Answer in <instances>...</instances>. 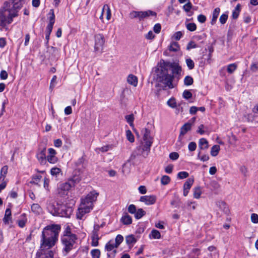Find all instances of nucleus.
Wrapping results in <instances>:
<instances>
[{"label":"nucleus","instance_id":"nucleus-32","mask_svg":"<svg viewBox=\"0 0 258 258\" xmlns=\"http://www.w3.org/2000/svg\"><path fill=\"white\" fill-rule=\"evenodd\" d=\"M194 80L191 76H187L184 79V84L186 86H189L193 84Z\"/></svg>","mask_w":258,"mask_h":258},{"label":"nucleus","instance_id":"nucleus-26","mask_svg":"<svg viewBox=\"0 0 258 258\" xmlns=\"http://www.w3.org/2000/svg\"><path fill=\"white\" fill-rule=\"evenodd\" d=\"M125 119L131 126L134 127V116L133 114L125 115Z\"/></svg>","mask_w":258,"mask_h":258},{"label":"nucleus","instance_id":"nucleus-58","mask_svg":"<svg viewBox=\"0 0 258 258\" xmlns=\"http://www.w3.org/2000/svg\"><path fill=\"white\" fill-rule=\"evenodd\" d=\"M206 17L202 14H200L198 16V20L201 23H204L206 21Z\"/></svg>","mask_w":258,"mask_h":258},{"label":"nucleus","instance_id":"nucleus-59","mask_svg":"<svg viewBox=\"0 0 258 258\" xmlns=\"http://www.w3.org/2000/svg\"><path fill=\"white\" fill-rule=\"evenodd\" d=\"M251 220L253 223H258V215L256 214L253 213L251 215Z\"/></svg>","mask_w":258,"mask_h":258},{"label":"nucleus","instance_id":"nucleus-12","mask_svg":"<svg viewBox=\"0 0 258 258\" xmlns=\"http://www.w3.org/2000/svg\"><path fill=\"white\" fill-rule=\"evenodd\" d=\"M105 42L104 36L101 34H98L95 36V51H102Z\"/></svg>","mask_w":258,"mask_h":258},{"label":"nucleus","instance_id":"nucleus-10","mask_svg":"<svg viewBox=\"0 0 258 258\" xmlns=\"http://www.w3.org/2000/svg\"><path fill=\"white\" fill-rule=\"evenodd\" d=\"M60 204L56 203L53 200H48L46 204V208L48 211L53 216H57Z\"/></svg>","mask_w":258,"mask_h":258},{"label":"nucleus","instance_id":"nucleus-48","mask_svg":"<svg viewBox=\"0 0 258 258\" xmlns=\"http://www.w3.org/2000/svg\"><path fill=\"white\" fill-rule=\"evenodd\" d=\"M228 15L226 14H223L220 17L219 21L221 24L223 25L226 23Z\"/></svg>","mask_w":258,"mask_h":258},{"label":"nucleus","instance_id":"nucleus-42","mask_svg":"<svg viewBox=\"0 0 258 258\" xmlns=\"http://www.w3.org/2000/svg\"><path fill=\"white\" fill-rule=\"evenodd\" d=\"M91 253L93 258H99L100 251L98 249H94L91 250Z\"/></svg>","mask_w":258,"mask_h":258},{"label":"nucleus","instance_id":"nucleus-14","mask_svg":"<svg viewBox=\"0 0 258 258\" xmlns=\"http://www.w3.org/2000/svg\"><path fill=\"white\" fill-rule=\"evenodd\" d=\"M48 155L46 156V160L51 164H55L58 161V158L56 156V152L53 148H49Z\"/></svg>","mask_w":258,"mask_h":258},{"label":"nucleus","instance_id":"nucleus-62","mask_svg":"<svg viewBox=\"0 0 258 258\" xmlns=\"http://www.w3.org/2000/svg\"><path fill=\"white\" fill-rule=\"evenodd\" d=\"M72 113V107L70 106H67L64 109V113L66 115H70Z\"/></svg>","mask_w":258,"mask_h":258},{"label":"nucleus","instance_id":"nucleus-5","mask_svg":"<svg viewBox=\"0 0 258 258\" xmlns=\"http://www.w3.org/2000/svg\"><path fill=\"white\" fill-rule=\"evenodd\" d=\"M77 239V235H72L71 237L68 236H61V241L63 246L62 252L63 256H66L67 254L74 248V246Z\"/></svg>","mask_w":258,"mask_h":258},{"label":"nucleus","instance_id":"nucleus-6","mask_svg":"<svg viewBox=\"0 0 258 258\" xmlns=\"http://www.w3.org/2000/svg\"><path fill=\"white\" fill-rule=\"evenodd\" d=\"M15 3H13V0H9L8 2H6L4 3L3 10L5 12H8V23L10 24L12 22L13 18L17 16V10L20 9L14 7Z\"/></svg>","mask_w":258,"mask_h":258},{"label":"nucleus","instance_id":"nucleus-34","mask_svg":"<svg viewBox=\"0 0 258 258\" xmlns=\"http://www.w3.org/2000/svg\"><path fill=\"white\" fill-rule=\"evenodd\" d=\"M202 191L200 187H197L194 188V197L196 199H199L201 197Z\"/></svg>","mask_w":258,"mask_h":258},{"label":"nucleus","instance_id":"nucleus-39","mask_svg":"<svg viewBox=\"0 0 258 258\" xmlns=\"http://www.w3.org/2000/svg\"><path fill=\"white\" fill-rule=\"evenodd\" d=\"M99 239V238L98 236V233L96 232V231H93L92 239L93 241L96 240V244H93L94 246H96L98 245Z\"/></svg>","mask_w":258,"mask_h":258},{"label":"nucleus","instance_id":"nucleus-44","mask_svg":"<svg viewBox=\"0 0 258 258\" xmlns=\"http://www.w3.org/2000/svg\"><path fill=\"white\" fill-rule=\"evenodd\" d=\"M186 63L189 70H192L195 67V63L190 58H187L186 59Z\"/></svg>","mask_w":258,"mask_h":258},{"label":"nucleus","instance_id":"nucleus-30","mask_svg":"<svg viewBox=\"0 0 258 258\" xmlns=\"http://www.w3.org/2000/svg\"><path fill=\"white\" fill-rule=\"evenodd\" d=\"M126 137L127 140L131 143H133L135 141L134 136L130 130L126 131Z\"/></svg>","mask_w":258,"mask_h":258},{"label":"nucleus","instance_id":"nucleus-11","mask_svg":"<svg viewBox=\"0 0 258 258\" xmlns=\"http://www.w3.org/2000/svg\"><path fill=\"white\" fill-rule=\"evenodd\" d=\"M51 11L52 12L51 15L49 18V24L46 27V35H45V39L46 40V44L47 45L48 43V41L49 39V36L50 35L52 32V29H53V26L55 22V16L53 12V10H51Z\"/></svg>","mask_w":258,"mask_h":258},{"label":"nucleus","instance_id":"nucleus-63","mask_svg":"<svg viewBox=\"0 0 258 258\" xmlns=\"http://www.w3.org/2000/svg\"><path fill=\"white\" fill-rule=\"evenodd\" d=\"M204 125L203 124H201L198 127V130H197V132L200 135H203L205 133V131L203 130V128H204Z\"/></svg>","mask_w":258,"mask_h":258},{"label":"nucleus","instance_id":"nucleus-29","mask_svg":"<svg viewBox=\"0 0 258 258\" xmlns=\"http://www.w3.org/2000/svg\"><path fill=\"white\" fill-rule=\"evenodd\" d=\"M194 179L192 178H188L183 185V188L186 189H190L194 183Z\"/></svg>","mask_w":258,"mask_h":258},{"label":"nucleus","instance_id":"nucleus-60","mask_svg":"<svg viewBox=\"0 0 258 258\" xmlns=\"http://www.w3.org/2000/svg\"><path fill=\"white\" fill-rule=\"evenodd\" d=\"M182 36V33L181 31H178L174 34V38L176 40H179Z\"/></svg>","mask_w":258,"mask_h":258},{"label":"nucleus","instance_id":"nucleus-7","mask_svg":"<svg viewBox=\"0 0 258 258\" xmlns=\"http://www.w3.org/2000/svg\"><path fill=\"white\" fill-rule=\"evenodd\" d=\"M156 13L151 10H148L146 11H133L130 14L131 18H138L140 21L150 16H156Z\"/></svg>","mask_w":258,"mask_h":258},{"label":"nucleus","instance_id":"nucleus-52","mask_svg":"<svg viewBox=\"0 0 258 258\" xmlns=\"http://www.w3.org/2000/svg\"><path fill=\"white\" fill-rule=\"evenodd\" d=\"M8 166H4L1 168V179L2 178H5L6 177V175L8 172Z\"/></svg>","mask_w":258,"mask_h":258},{"label":"nucleus","instance_id":"nucleus-55","mask_svg":"<svg viewBox=\"0 0 258 258\" xmlns=\"http://www.w3.org/2000/svg\"><path fill=\"white\" fill-rule=\"evenodd\" d=\"M42 178V176L40 175H36L33 176V181L31 182V183H33L35 184H38V182L39 181L40 179Z\"/></svg>","mask_w":258,"mask_h":258},{"label":"nucleus","instance_id":"nucleus-53","mask_svg":"<svg viewBox=\"0 0 258 258\" xmlns=\"http://www.w3.org/2000/svg\"><path fill=\"white\" fill-rule=\"evenodd\" d=\"M188 150L190 151H194L197 148V144L194 142H190L188 145Z\"/></svg>","mask_w":258,"mask_h":258},{"label":"nucleus","instance_id":"nucleus-35","mask_svg":"<svg viewBox=\"0 0 258 258\" xmlns=\"http://www.w3.org/2000/svg\"><path fill=\"white\" fill-rule=\"evenodd\" d=\"M237 68V65L235 63H231L227 66V72L229 74L233 73Z\"/></svg>","mask_w":258,"mask_h":258},{"label":"nucleus","instance_id":"nucleus-56","mask_svg":"<svg viewBox=\"0 0 258 258\" xmlns=\"http://www.w3.org/2000/svg\"><path fill=\"white\" fill-rule=\"evenodd\" d=\"M169 158L171 160H176L179 158V154L177 152H172L169 154Z\"/></svg>","mask_w":258,"mask_h":258},{"label":"nucleus","instance_id":"nucleus-27","mask_svg":"<svg viewBox=\"0 0 258 258\" xmlns=\"http://www.w3.org/2000/svg\"><path fill=\"white\" fill-rule=\"evenodd\" d=\"M179 49V46L177 42H172L169 46V50L171 51L176 52Z\"/></svg>","mask_w":258,"mask_h":258},{"label":"nucleus","instance_id":"nucleus-36","mask_svg":"<svg viewBox=\"0 0 258 258\" xmlns=\"http://www.w3.org/2000/svg\"><path fill=\"white\" fill-rule=\"evenodd\" d=\"M170 181V178L167 175H164L161 177V182L163 185H167Z\"/></svg>","mask_w":258,"mask_h":258},{"label":"nucleus","instance_id":"nucleus-47","mask_svg":"<svg viewBox=\"0 0 258 258\" xmlns=\"http://www.w3.org/2000/svg\"><path fill=\"white\" fill-rule=\"evenodd\" d=\"M182 96L186 99H189L191 98L192 93L189 90H185L183 92Z\"/></svg>","mask_w":258,"mask_h":258},{"label":"nucleus","instance_id":"nucleus-2","mask_svg":"<svg viewBox=\"0 0 258 258\" xmlns=\"http://www.w3.org/2000/svg\"><path fill=\"white\" fill-rule=\"evenodd\" d=\"M157 80L164 85L165 87L172 89L174 87L172 82L177 76L180 75L181 68L178 64L161 60L158 69Z\"/></svg>","mask_w":258,"mask_h":258},{"label":"nucleus","instance_id":"nucleus-61","mask_svg":"<svg viewBox=\"0 0 258 258\" xmlns=\"http://www.w3.org/2000/svg\"><path fill=\"white\" fill-rule=\"evenodd\" d=\"M62 141L60 139H56L54 141V145L55 147H60L62 145Z\"/></svg>","mask_w":258,"mask_h":258},{"label":"nucleus","instance_id":"nucleus-43","mask_svg":"<svg viewBox=\"0 0 258 258\" xmlns=\"http://www.w3.org/2000/svg\"><path fill=\"white\" fill-rule=\"evenodd\" d=\"M61 172V169L57 167H53L50 170V174L52 176H57Z\"/></svg>","mask_w":258,"mask_h":258},{"label":"nucleus","instance_id":"nucleus-33","mask_svg":"<svg viewBox=\"0 0 258 258\" xmlns=\"http://www.w3.org/2000/svg\"><path fill=\"white\" fill-rule=\"evenodd\" d=\"M26 0H13L15 3L14 7L18 9H21L23 5L25 3Z\"/></svg>","mask_w":258,"mask_h":258},{"label":"nucleus","instance_id":"nucleus-28","mask_svg":"<svg viewBox=\"0 0 258 258\" xmlns=\"http://www.w3.org/2000/svg\"><path fill=\"white\" fill-rule=\"evenodd\" d=\"M167 104L172 108H175L177 107L176 100L174 97L169 99L167 102Z\"/></svg>","mask_w":258,"mask_h":258},{"label":"nucleus","instance_id":"nucleus-57","mask_svg":"<svg viewBox=\"0 0 258 258\" xmlns=\"http://www.w3.org/2000/svg\"><path fill=\"white\" fill-rule=\"evenodd\" d=\"M154 31L156 33H159L161 30V26L159 23L156 24L153 28Z\"/></svg>","mask_w":258,"mask_h":258},{"label":"nucleus","instance_id":"nucleus-16","mask_svg":"<svg viewBox=\"0 0 258 258\" xmlns=\"http://www.w3.org/2000/svg\"><path fill=\"white\" fill-rule=\"evenodd\" d=\"M79 181L77 179H72L68 182L63 183L60 185V189L64 191H69L72 186H75V183Z\"/></svg>","mask_w":258,"mask_h":258},{"label":"nucleus","instance_id":"nucleus-23","mask_svg":"<svg viewBox=\"0 0 258 258\" xmlns=\"http://www.w3.org/2000/svg\"><path fill=\"white\" fill-rule=\"evenodd\" d=\"M125 241L129 246H133V245L136 242V239L133 235H130L126 236Z\"/></svg>","mask_w":258,"mask_h":258},{"label":"nucleus","instance_id":"nucleus-20","mask_svg":"<svg viewBox=\"0 0 258 258\" xmlns=\"http://www.w3.org/2000/svg\"><path fill=\"white\" fill-rule=\"evenodd\" d=\"M128 84L136 87L138 84V78L136 76L133 75H130L127 79Z\"/></svg>","mask_w":258,"mask_h":258},{"label":"nucleus","instance_id":"nucleus-19","mask_svg":"<svg viewBox=\"0 0 258 258\" xmlns=\"http://www.w3.org/2000/svg\"><path fill=\"white\" fill-rule=\"evenodd\" d=\"M199 147L201 150H206L209 147L208 142L205 138L200 139L199 143Z\"/></svg>","mask_w":258,"mask_h":258},{"label":"nucleus","instance_id":"nucleus-45","mask_svg":"<svg viewBox=\"0 0 258 258\" xmlns=\"http://www.w3.org/2000/svg\"><path fill=\"white\" fill-rule=\"evenodd\" d=\"M186 28L190 31H194L197 29V26L194 23H190L186 25Z\"/></svg>","mask_w":258,"mask_h":258},{"label":"nucleus","instance_id":"nucleus-9","mask_svg":"<svg viewBox=\"0 0 258 258\" xmlns=\"http://www.w3.org/2000/svg\"><path fill=\"white\" fill-rule=\"evenodd\" d=\"M117 246L114 244L113 240H109L105 245V250L108 258H112L116 256Z\"/></svg>","mask_w":258,"mask_h":258},{"label":"nucleus","instance_id":"nucleus-15","mask_svg":"<svg viewBox=\"0 0 258 258\" xmlns=\"http://www.w3.org/2000/svg\"><path fill=\"white\" fill-rule=\"evenodd\" d=\"M156 201V197L155 196H144L140 198V201L145 203L147 205H151L154 204Z\"/></svg>","mask_w":258,"mask_h":258},{"label":"nucleus","instance_id":"nucleus-54","mask_svg":"<svg viewBox=\"0 0 258 258\" xmlns=\"http://www.w3.org/2000/svg\"><path fill=\"white\" fill-rule=\"evenodd\" d=\"M192 7V4L189 2L183 6V9L186 12H189L191 9Z\"/></svg>","mask_w":258,"mask_h":258},{"label":"nucleus","instance_id":"nucleus-50","mask_svg":"<svg viewBox=\"0 0 258 258\" xmlns=\"http://www.w3.org/2000/svg\"><path fill=\"white\" fill-rule=\"evenodd\" d=\"M198 47V45L193 41H190L188 42L186 46V49L189 50L192 48H195Z\"/></svg>","mask_w":258,"mask_h":258},{"label":"nucleus","instance_id":"nucleus-8","mask_svg":"<svg viewBox=\"0 0 258 258\" xmlns=\"http://www.w3.org/2000/svg\"><path fill=\"white\" fill-rule=\"evenodd\" d=\"M58 212V214L57 216L69 218L73 212V209L72 207L68 206L67 205L60 204Z\"/></svg>","mask_w":258,"mask_h":258},{"label":"nucleus","instance_id":"nucleus-64","mask_svg":"<svg viewBox=\"0 0 258 258\" xmlns=\"http://www.w3.org/2000/svg\"><path fill=\"white\" fill-rule=\"evenodd\" d=\"M250 69L253 72H255L258 70V63H254L251 65Z\"/></svg>","mask_w":258,"mask_h":258},{"label":"nucleus","instance_id":"nucleus-38","mask_svg":"<svg viewBox=\"0 0 258 258\" xmlns=\"http://www.w3.org/2000/svg\"><path fill=\"white\" fill-rule=\"evenodd\" d=\"M72 235H76L75 234L72 233L71 229L69 226H67L63 232V234L62 236H68L69 237L72 236Z\"/></svg>","mask_w":258,"mask_h":258},{"label":"nucleus","instance_id":"nucleus-21","mask_svg":"<svg viewBox=\"0 0 258 258\" xmlns=\"http://www.w3.org/2000/svg\"><path fill=\"white\" fill-rule=\"evenodd\" d=\"M120 220L124 225H130L132 223V217L127 213L121 217Z\"/></svg>","mask_w":258,"mask_h":258},{"label":"nucleus","instance_id":"nucleus-31","mask_svg":"<svg viewBox=\"0 0 258 258\" xmlns=\"http://www.w3.org/2000/svg\"><path fill=\"white\" fill-rule=\"evenodd\" d=\"M150 235L154 239H159L161 237V234L159 231L155 229L152 230Z\"/></svg>","mask_w":258,"mask_h":258},{"label":"nucleus","instance_id":"nucleus-1","mask_svg":"<svg viewBox=\"0 0 258 258\" xmlns=\"http://www.w3.org/2000/svg\"><path fill=\"white\" fill-rule=\"evenodd\" d=\"M61 227L58 224H51L44 227L42 232L40 249L37 252L38 257L53 258L54 252L50 249L58 240Z\"/></svg>","mask_w":258,"mask_h":258},{"label":"nucleus","instance_id":"nucleus-25","mask_svg":"<svg viewBox=\"0 0 258 258\" xmlns=\"http://www.w3.org/2000/svg\"><path fill=\"white\" fill-rule=\"evenodd\" d=\"M220 146L218 145H215L213 146L211 150V155L213 156H216L220 151Z\"/></svg>","mask_w":258,"mask_h":258},{"label":"nucleus","instance_id":"nucleus-18","mask_svg":"<svg viewBox=\"0 0 258 258\" xmlns=\"http://www.w3.org/2000/svg\"><path fill=\"white\" fill-rule=\"evenodd\" d=\"M191 123L186 122L180 128V136H184L188 131H190Z\"/></svg>","mask_w":258,"mask_h":258},{"label":"nucleus","instance_id":"nucleus-41","mask_svg":"<svg viewBox=\"0 0 258 258\" xmlns=\"http://www.w3.org/2000/svg\"><path fill=\"white\" fill-rule=\"evenodd\" d=\"M197 158L203 162H205L209 159V156L206 154L201 156V152L200 151L198 154Z\"/></svg>","mask_w":258,"mask_h":258},{"label":"nucleus","instance_id":"nucleus-17","mask_svg":"<svg viewBox=\"0 0 258 258\" xmlns=\"http://www.w3.org/2000/svg\"><path fill=\"white\" fill-rule=\"evenodd\" d=\"M3 222L6 225H9L12 223V213L11 210L10 209L8 208L6 209L5 211V216L3 219Z\"/></svg>","mask_w":258,"mask_h":258},{"label":"nucleus","instance_id":"nucleus-3","mask_svg":"<svg viewBox=\"0 0 258 258\" xmlns=\"http://www.w3.org/2000/svg\"><path fill=\"white\" fill-rule=\"evenodd\" d=\"M98 193L95 191L90 192L85 199L81 200V203L76 214L77 218L82 219L83 216L88 213L93 209V203L96 200Z\"/></svg>","mask_w":258,"mask_h":258},{"label":"nucleus","instance_id":"nucleus-40","mask_svg":"<svg viewBox=\"0 0 258 258\" xmlns=\"http://www.w3.org/2000/svg\"><path fill=\"white\" fill-rule=\"evenodd\" d=\"M123 240V236L121 235L118 234L115 238L114 244L118 247L119 245L122 242Z\"/></svg>","mask_w":258,"mask_h":258},{"label":"nucleus","instance_id":"nucleus-22","mask_svg":"<svg viewBox=\"0 0 258 258\" xmlns=\"http://www.w3.org/2000/svg\"><path fill=\"white\" fill-rule=\"evenodd\" d=\"M220 11V9L219 8H216L214 9L212 14V19L211 22L212 25H214L215 24L217 18L219 15Z\"/></svg>","mask_w":258,"mask_h":258},{"label":"nucleus","instance_id":"nucleus-13","mask_svg":"<svg viewBox=\"0 0 258 258\" xmlns=\"http://www.w3.org/2000/svg\"><path fill=\"white\" fill-rule=\"evenodd\" d=\"M46 147L42 148H40L36 155L37 159L41 165H44L46 163Z\"/></svg>","mask_w":258,"mask_h":258},{"label":"nucleus","instance_id":"nucleus-46","mask_svg":"<svg viewBox=\"0 0 258 258\" xmlns=\"http://www.w3.org/2000/svg\"><path fill=\"white\" fill-rule=\"evenodd\" d=\"M189 175L188 172L186 171L179 172L177 174V177L179 179H184L187 177Z\"/></svg>","mask_w":258,"mask_h":258},{"label":"nucleus","instance_id":"nucleus-24","mask_svg":"<svg viewBox=\"0 0 258 258\" xmlns=\"http://www.w3.org/2000/svg\"><path fill=\"white\" fill-rule=\"evenodd\" d=\"M146 214V212L142 208L137 210L134 214L135 217L137 219H140Z\"/></svg>","mask_w":258,"mask_h":258},{"label":"nucleus","instance_id":"nucleus-51","mask_svg":"<svg viewBox=\"0 0 258 258\" xmlns=\"http://www.w3.org/2000/svg\"><path fill=\"white\" fill-rule=\"evenodd\" d=\"M127 210L130 213L132 214H135L137 211V208L135 205L131 204L128 207Z\"/></svg>","mask_w":258,"mask_h":258},{"label":"nucleus","instance_id":"nucleus-37","mask_svg":"<svg viewBox=\"0 0 258 258\" xmlns=\"http://www.w3.org/2000/svg\"><path fill=\"white\" fill-rule=\"evenodd\" d=\"M41 210L40 206L38 204H33L31 206V210L35 213H39Z\"/></svg>","mask_w":258,"mask_h":258},{"label":"nucleus","instance_id":"nucleus-49","mask_svg":"<svg viewBox=\"0 0 258 258\" xmlns=\"http://www.w3.org/2000/svg\"><path fill=\"white\" fill-rule=\"evenodd\" d=\"M103 9H106V13H107L106 19L107 20H109L110 19L111 15L109 6L108 5L105 4L103 6Z\"/></svg>","mask_w":258,"mask_h":258},{"label":"nucleus","instance_id":"nucleus-4","mask_svg":"<svg viewBox=\"0 0 258 258\" xmlns=\"http://www.w3.org/2000/svg\"><path fill=\"white\" fill-rule=\"evenodd\" d=\"M143 141L138 149L139 154L144 158H147L150 153V148L153 143V138L150 136V131L145 128L142 130Z\"/></svg>","mask_w":258,"mask_h":258}]
</instances>
